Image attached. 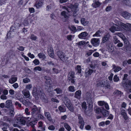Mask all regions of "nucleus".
Wrapping results in <instances>:
<instances>
[{
  "instance_id": "nucleus-1",
  "label": "nucleus",
  "mask_w": 131,
  "mask_h": 131,
  "mask_svg": "<svg viewBox=\"0 0 131 131\" xmlns=\"http://www.w3.org/2000/svg\"><path fill=\"white\" fill-rule=\"evenodd\" d=\"M111 26L109 30L112 32L115 31H122L124 29L128 30L131 29V24L128 23L125 24L120 21L118 22L117 25L114 23L111 24Z\"/></svg>"
},
{
  "instance_id": "nucleus-2",
  "label": "nucleus",
  "mask_w": 131,
  "mask_h": 131,
  "mask_svg": "<svg viewBox=\"0 0 131 131\" xmlns=\"http://www.w3.org/2000/svg\"><path fill=\"white\" fill-rule=\"evenodd\" d=\"M32 94L36 99H37V96H39L44 101L46 102L45 101V94L41 91V88L39 87L36 88L35 87H34L33 89Z\"/></svg>"
},
{
  "instance_id": "nucleus-3",
  "label": "nucleus",
  "mask_w": 131,
  "mask_h": 131,
  "mask_svg": "<svg viewBox=\"0 0 131 131\" xmlns=\"http://www.w3.org/2000/svg\"><path fill=\"white\" fill-rule=\"evenodd\" d=\"M63 100V102L69 110L72 112L74 111V107L72 106L70 100L67 98L65 97Z\"/></svg>"
},
{
  "instance_id": "nucleus-4",
  "label": "nucleus",
  "mask_w": 131,
  "mask_h": 131,
  "mask_svg": "<svg viewBox=\"0 0 131 131\" xmlns=\"http://www.w3.org/2000/svg\"><path fill=\"white\" fill-rule=\"evenodd\" d=\"M94 110L96 113L97 114H99L101 112L104 116H105L106 115V110L102 107L101 109L99 107L95 106L94 107Z\"/></svg>"
},
{
  "instance_id": "nucleus-5",
  "label": "nucleus",
  "mask_w": 131,
  "mask_h": 131,
  "mask_svg": "<svg viewBox=\"0 0 131 131\" xmlns=\"http://www.w3.org/2000/svg\"><path fill=\"white\" fill-rule=\"evenodd\" d=\"M57 55L60 60L63 62L66 61L68 58L64 53L61 51H59L57 52Z\"/></svg>"
},
{
  "instance_id": "nucleus-6",
  "label": "nucleus",
  "mask_w": 131,
  "mask_h": 131,
  "mask_svg": "<svg viewBox=\"0 0 131 131\" xmlns=\"http://www.w3.org/2000/svg\"><path fill=\"white\" fill-rule=\"evenodd\" d=\"M91 41L92 44L94 46L96 47L99 45L100 40L98 38H93Z\"/></svg>"
},
{
  "instance_id": "nucleus-7",
  "label": "nucleus",
  "mask_w": 131,
  "mask_h": 131,
  "mask_svg": "<svg viewBox=\"0 0 131 131\" xmlns=\"http://www.w3.org/2000/svg\"><path fill=\"white\" fill-rule=\"evenodd\" d=\"M119 114L121 115V117L123 118L125 120H126L128 119V117L125 110L121 109Z\"/></svg>"
},
{
  "instance_id": "nucleus-8",
  "label": "nucleus",
  "mask_w": 131,
  "mask_h": 131,
  "mask_svg": "<svg viewBox=\"0 0 131 131\" xmlns=\"http://www.w3.org/2000/svg\"><path fill=\"white\" fill-rule=\"evenodd\" d=\"M16 119L18 121L17 123L19 124L24 125L25 124V121L22 116L20 115H18L16 117Z\"/></svg>"
},
{
  "instance_id": "nucleus-9",
  "label": "nucleus",
  "mask_w": 131,
  "mask_h": 131,
  "mask_svg": "<svg viewBox=\"0 0 131 131\" xmlns=\"http://www.w3.org/2000/svg\"><path fill=\"white\" fill-rule=\"evenodd\" d=\"M88 34L86 31L80 33L78 35L79 38L82 39H86L87 37Z\"/></svg>"
},
{
  "instance_id": "nucleus-10",
  "label": "nucleus",
  "mask_w": 131,
  "mask_h": 131,
  "mask_svg": "<svg viewBox=\"0 0 131 131\" xmlns=\"http://www.w3.org/2000/svg\"><path fill=\"white\" fill-rule=\"evenodd\" d=\"M68 80L71 81L72 83H73L75 82L74 73L73 72H69L68 76Z\"/></svg>"
},
{
  "instance_id": "nucleus-11",
  "label": "nucleus",
  "mask_w": 131,
  "mask_h": 131,
  "mask_svg": "<svg viewBox=\"0 0 131 131\" xmlns=\"http://www.w3.org/2000/svg\"><path fill=\"white\" fill-rule=\"evenodd\" d=\"M128 75L127 74H125L124 75V78L122 82V84L123 86L125 87H127V82L128 81L127 79Z\"/></svg>"
},
{
  "instance_id": "nucleus-12",
  "label": "nucleus",
  "mask_w": 131,
  "mask_h": 131,
  "mask_svg": "<svg viewBox=\"0 0 131 131\" xmlns=\"http://www.w3.org/2000/svg\"><path fill=\"white\" fill-rule=\"evenodd\" d=\"M78 5V4L76 3L74 5H71L70 6V8L72 9L73 11H74V12L73 13V16H76L75 15V12H76L78 10L77 9Z\"/></svg>"
},
{
  "instance_id": "nucleus-13",
  "label": "nucleus",
  "mask_w": 131,
  "mask_h": 131,
  "mask_svg": "<svg viewBox=\"0 0 131 131\" xmlns=\"http://www.w3.org/2000/svg\"><path fill=\"white\" fill-rule=\"evenodd\" d=\"M47 51L49 56L52 58H54V57L53 51L52 48L51 46H49L48 47Z\"/></svg>"
},
{
  "instance_id": "nucleus-14",
  "label": "nucleus",
  "mask_w": 131,
  "mask_h": 131,
  "mask_svg": "<svg viewBox=\"0 0 131 131\" xmlns=\"http://www.w3.org/2000/svg\"><path fill=\"white\" fill-rule=\"evenodd\" d=\"M123 16L126 19L131 20V15L126 12H123L122 13Z\"/></svg>"
},
{
  "instance_id": "nucleus-15",
  "label": "nucleus",
  "mask_w": 131,
  "mask_h": 131,
  "mask_svg": "<svg viewBox=\"0 0 131 131\" xmlns=\"http://www.w3.org/2000/svg\"><path fill=\"white\" fill-rule=\"evenodd\" d=\"M78 119L79 120V123L80 125V128L81 129H82L84 127V122L83 120V118L81 116H78Z\"/></svg>"
},
{
  "instance_id": "nucleus-16",
  "label": "nucleus",
  "mask_w": 131,
  "mask_h": 131,
  "mask_svg": "<svg viewBox=\"0 0 131 131\" xmlns=\"http://www.w3.org/2000/svg\"><path fill=\"white\" fill-rule=\"evenodd\" d=\"M81 91L80 90H79L75 92L74 97L75 98L79 99L81 98Z\"/></svg>"
},
{
  "instance_id": "nucleus-17",
  "label": "nucleus",
  "mask_w": 131,
  "mask_h": 131,
  "mask_svg": "<svg viewBox=\"0 0 131 131\" xmlns=\"http://www.w3.org/2000/svg\"><path fill=\"white\" fill-rule=\"evenodd\" d=\"M17 77L14 75H12L11 78L9 80V82L10 84H13L17 81Z\"/></svg>"
},
{
  "instance_id": "nucleus-18",
  "label": "nucleus",
  "mask_w": 131,
  "mask_h": 131,
  "mask_svg": "<svg viewBox=\"0 0 131 131\" xmlns=\"http://www.w3.org/2000/svg\"><path fill=\"white\" fill-rule=\"evenodd\" d=\"M43 1L42 0H39L35 4V6L37 8H39L41 7L43 5Z\"/></svg>"
},
{
  "instance_id": "nucleus-19",
  "label": "nucleus",
  "mask_w": 131,
  "mask_h": 131,
  "mask_svg": "<svg viewBox=\"0 0 131 131\" xmlns=\"http://www.w3.org/2000/svg\"><path fill=\"white\" fill-rule=\"evenodd\" d=\"M93 72V70L91 69H89V70H86L85 72V77H87L90 75Z\"/></svg>"
},
{
  "instance_id": "nucleus-20",
  "label": "nucleus",
  "mask_w": 131,
  "mask_h": 131,
  "mask_svg": "<svg viewBox=\"0 0 131 131\" xmlns=\"http://www.w3.org/2000/svg\"><path fill=\"white\" fill-rule=\"evenodd\" d=\"M61 15L64 17L63 20L64 21H66L68 18V16L67 15L66 12L65 11L62 12L61 13Z\"/></svg>"
},
{
  "instance_id": "nucleus-21",
  "label": "nucleus",
  "mask_w": 131,
  "mask_h": 131,
  "mask_svg": "<svg viewBox=\"0 0 131 131\" xmlns=\"http://www.w3.org/2000/svg\"><path fill=\"white\" fill-rule=\"evenodd\" d=\"M38 112V111L37 108L35 105H34L33 108L32 109L31 113L32 114H37Z\"/></svg>"
},
{
  "instance_id": "nucleus-22",
  "label": "nucleus",
  "mask_w": 131,
  "mask_h": 131,
  "mask_svg": "<svg viewBox=\"0 0 131 131\" xmlns=\"http://www.w3.org/2000/svg\"><path fill=\"white\" fill-rule=\"evenodd\" d=\"M81 23L84 26L86 25L89 23V21L84 18H82L81 20Z\"/></svg>"
},
{
  "instance_id": "nucleus-23",
  "label": "nucleus",
  "mask_w": 131,
  "mask_h": 131,
  "mask_svg": "<svg viewBox=\"0 0 131 131\" xmlns=\"http://www.w3.org/2000/svg\"><path fill=\"white\" fill-rule=\"evenodd\" d=\"M24 96L26 98H29L30 99V94L29 91H28L26 92H22Z\"/></svg>"
},
{
  "instance_id": "nucleus-24",
  "label": "nucleus",
  "mask_w": 131,
  "mask_h": 131,
  "mask_svg": "<svg viewBox=\"0 0 131 131\" xmlns=\"http://www.w3.org/2000/svg\"><path fill=\"white\" fill-rule=\"evenodd\" d=\"M98 105L100 106H103L104 105L105 109H106V104L104 101H100L98 102Z\"/></svg>"
},
{
  "instance_id": "nucleus-25",
  "label": "nucleus",
  "mask_w": 131,
  "mask_h": 131,
  "mask_svg": "<svg viewBox=\"0 0 131 131\" xmlns=\"http://www.w3.org/2000/svg\"><path fill=\"white\" fill-rule=\"evenodd\" d=\"M16 97L17 99L20 101H22L23 103L25 105L26 104V103H25L26 101H25L24 102V101H23L22 97L23 96L22 95L19 94V96H16Z\"/></svg>"
},
{
  "instance_id": "nucleus-26",
  "label": "nucleus",
  "mask_w": 131,
  "mask_h": 131,
  "mask_svg": "<svg viewBox=\"0 0 131 131\" xmlns=\"http://www.w3.org/2000/svg\"><path fill=\"white\" fill-rule=\"evenodd\" d=\"M45 115L49 121H52V119L50 117V114L48 112H45Z\"/></svg>"
},
{
  "instance_id": "nucleus-27",
  "label": "nucleus",
  "mask_w": 131,
  "mask_h": 131,
  "mask_svg": "<svg viewBox=\"0 0 131 131\" xmlns=\"http://www.w3.org/2000/svg\"><path fill=\"white\" fill-rule=\"evenodd\" d=\"M38 56L40 59L42 60H44L46 58V56L44 54L41 53H39Z\"/></svg>"
},
{
  "instance_id": "nucleus-28",
  "label": "nucleus",
  "mask_w": 131,
  "mask_h": 131,
  "mask_svg": "<svg viewBox=\"0 0 131 131\" xmlns=\"http://www.w3.org/2000/svg\"><path fill=\"white\" fill-rule=\"evenodd\" d=\"M106 83L104 81H102L99 82L97 84V86H104Z\"/></svg>"
},
{
  "instance_id": "nucleus-29",
  "label": "nucleus",
  "mask_w": 131,
  "mask_h": 131,
  "mask_svg": "<svg viewBox=\"0 0 131 131\" xmlns=\"http://www.w3.org/2000/svg\"><path fill=\"white\" fill-rule=\"evenodd\" d=\"M68 90L69 92H73L75 90V87L72 86H69L68 87Z\"/></svg>"
},
{
  "instance_id": "nucleus-30",
  "label": "nucleus",
  "mask_w": 131,
  "mask_h": 131,
  "mask_svg": "<svg viewBox=\"0 0 131 131\" xmlns=\"http://www.w3.org/2000/svg\"><path fill=\"white\" fill-rule=\"evenodd\" d=\"M68 28L70 30L72 31L75 32L77 30L76 27L73 25L70 26Z\"/></svg>"
},
{
  "instance_id": "nucleus-31",
  "label": "nucleus",
  "mask_w": 131,
  "mask_h": 131,
  "mask_svg": "<svg viewBox=\"0 0 131 131\" xmlns=\"http://www.w3.org/2000/svg\"><path fill=\"white\" fill-rule=\"evenodd\" d=\"M101 5V4L98 1H96L92 5L95 8L99 7Z\"/></svg>"
},
{
  "instance_id": "nucleus-32",
  "label": "nucleus",
  "mask_w": 131,
  "mask_h": 131,
  "mask_svg": "<svg viewBox=\"0 0 131 131\" xmlns=\"http://www.w3.org/2000/svg\"><path fill=\"white\" fill-rule=\"evenodd\" d=\"M122 40L124 41L125 44H127L129 43V41L125 37H120Z\"/></svg>"
},
{
  "instance_id": "nucleus-33",
  "label": "nucleus",
  "mask_w": 131,
  "mask_h": 131,
  "mask_svg": "<svg viewBox=\"0 0 131 131\" xmlns=\"http://www.w3.org/2000/svg\"><path fill=\"white\" fill-rule=\"evenodd\" d=\"M64 126L65 128L68 131H70L71 130V128L70 126L67 123L64 124Z\"/></svg>"
},
{
  "instance_id": "nucleus-34",
  "label": "nucleus",
  "mask_w": 131,
  "mask_h": 131,
  "mask_svg": "<svg viewBox=\"0 0 131 131\" xmlns=\"http://www.w3.org/2000/svg\"><path fill=\"white\" fill-rule=\"evenodd\" d=\"M58 108L59 111L61 112H64L66 111L65 108L61 106H60Z\"/></svg>"
},
{
  "instance_id": "nucleus-35",
  "label": "nucleus",
  "mask_w": 131,
  "mask_h": 131,
  "mask_svg": "<svg viewBox=\"0 0 131 131\" xmlns=\"http://www.w3.org/2000/svg\"><path fill=\"white\" fill-rule=\"evenodd\" d=\"M113 68L115 72H118L122 69L121 68L118 66H114L113 67Z\"/></svg>"
},
{
  "instance_id": "nucleus-36",
  "label": "nucleus",
  "mask_w": 131,
  "mask_h": 131,
  "mask_svg": "<svg viewBox=\"0 0 131 131\" xmlns=\"http://www.w3.org/2000/svg\"><path fill=\"white\" fill-rule=\"evenodd\" d=\"M101 33V31L100 30L97 31L93 35V37H99L101 36L100 34Z\"/></svg>"
},
{
  "instance_id": "nucleus-37",
  "label": "nucleus",
  "mask_w": 131,
  "mask_h": 131,
  "mask_svg": "<svg viewBox=\"0 0 131 131\" xmlns=\"http://www.w3.org/2000/svg\"><path fill=\"white\" fill-rule=\"evenodd\" d=\"M6 107L8 108L11 105L12 103L11 101L10 100H8L6 101Z\"/></svg>"
},
{
  "instance_id": "nucleus-38",
  "label": "nucleus",
  "mask_w": 131,
  "mask_h": 131,
  "mask_svg": "<svg viewBox=\"0 0 131 131\" xmlns=\"http://www.w3.org/2000/svg\"><path fill=\"white\" fill-rule=\"evenodd\" d=\"M87 100L88 104H89L90 106H91V105L92 106L93 100L92 98L90 97V99H87Z\"/></svg>"
},
{
  "instance_id": "nucleus-39",
  "label": "nucleus",
  "mask_w": 131,
  "mask_h": 131,
  "mask_svg": "<svg viewBox=\"0 0 131 131\" xmlns=\"http://www.w3.org/2000/svg\"><path fill=\"white\" fill-rule=\"evenodd\" d=\"M113 39L114 42L115 44H116L119 42H120L119 40L117 38L116 36H114L113 37Z\"/></svg>"
},
{
  "instance_id": "nucleus-40",
  "label": "nucleus",
  "mask_w": 131,
  "mask_h": 131,
  "mask_svg": "<svg viewBox=\"0 0 131 131\" xmlns=\"http://www.w3.org/2000/svg\"><path fill=\"white\" fill-rule=\"evenodd\" d=\"M34 71H41L42 70V69L40 67L37 66L34 68Z\"/></svg>"
},
{
  "instance_id": "nucleus-41",
  "label": "nucleus",
  "mask_w": 131,
  "mask_h": 131,
  "mask_svg": "<svg viewBox=\"0 0 131 131\" xmlns=\"http://www.w3.org/2000/svg\"><path fill=\"white\" fill-rule=\"evenodd\" d=\"M119 79L117 75H115L113 78V80L115 82H117L119 80Z\"/></svg>"
},
{
  "instance_id": "nucleus-42",
  "label": "nucleus",
  "mask_w": 131,
  "mask_h": 131,
  "mask_svg": "<svg viewBox=\"0 0 131 131\" xmlns=\"http://www.w3.org/2000/svg\"><path fill=\"white\" fill-rule=\"evenodd\" d=\"M35 124V121H32V122H31L30 123V125L31 126V127L33 128L32 130V131H36V129L34 128V125Z\"/></svg>"
},
{
  "instance_id": "nucleus-43",
  "label": "nucleus",
  "mask_w": 131,
  "mask_h": 131,
  "mask_svg": "<svg viewBox=\"0 0 131 131\" xmlns=\"http://www.w3.org/2000/svg\"><path fill=\"white\" fill-rule=\"evenodd\" d=\"M107 114H108V115L107 116H108L107 119H112L113 118V115L111 114H110L108 111H107Z\"/></svg>"
},
{
  "instance_id": "nucleus-44",
  "label": "nucleus",
  "mask_w": 131,
  "mask_h": 131,
  "mask_svg": "<svg viewBox=\"0 0 131 131\" xmlns=\"http://www.w3.org/2000/svg\"><path fill=\"white\" fill-rule=\"evenodd\" d=\"M32 87V84H28L26 86V89L27 90H31Z\"/></svg>"
},
{
  "instance_id": "nucleus-45",
  "label": "nucleus",
  "mask_w": 131,
  "mask_h": 131,
  "mask_svg": "<svg viewBox=\"0 0 131 131\" xmlns=\"http://www.w3.org/2000/svg\"><path fill=\"white\" fill-rule=\"evenodd\" d=\"M114 94H122V93L120 91L118 90H116L113 93Z\"/></svg>"
},
{
  "instance_id": "nucleus-46",
  "label": "nucleus",
  "mask_w": 131,
  "mask_h": 131,
  "mask_svg": "<svg viewBox=\"0 0 131 131\" xmlns=\"http://www.w3.org/2000/svg\"><path fill=\"white\" fill-rule=\"evenodd\" d=\"M23 81V82L25 83H28L30 81V79L27 78L24 79Z\"/></svg>"
},
{
  "instance_id": "nucleus-47",
  "label": "nucleus",
  "mask_w": 131,
  "mask_h": 131,
  "mask_svg": "<svg viewBox=\"0 0 131 131\" xmlns=\"http://www.w3.org/2000/svg\"><path fill=\"white\" fill-rule=\"evenodd\" d=\"M85 41H82L77 43V44L81 46L84 45L85 44Z\"/></svg>"
},
{
  "instance_id": "nucleus-48",
  "label": "nucleus",
  "mask_w": 131,
  "mask_h": 131,
  "mask_svg": "<svg viewBox=\"0 0 131 131\" xmlns=\"http://www.w3.org/2000/svg\"><path fill=\"white\" fill-rule=\"evenodd\" d=\"M27 55L31 59L34 58L35 57V56L33 54H31L30 52H29Z\"/></svg>"
},
{
  "instance_id": "nucleus-49",
  "label": "nucleus",
  "mask_w": 131,
  "mask_h": 131,
  "mask_svg": "<svg viewBox=\"0 0 131 131\" xmlns=\"http://www.w3.org/2000/svg\"><path fill=\"white\" fill-rule=\"evenodd\" d=\"M54 90L57 94H60L62 92L61 90L58 88Z\"/></svg>"
},
{
  "instance_id": "nucleus-50",
  "label": "nucleus",
  "mask_w": 131,
  "mask_h": 131,
  "mask_svg": "<svg viewBox=\"0 0 131 131\" xmlns=\"http://www.w3.org/2000/svg\"><path fill=\"white\" fill-rule=\"evenodd\" d=\"M82 107L83 108L85 109L86 108V104L85 102H84L82 104Z\"/></svg>"
},
{
  "instance_id": "nucleus-51",
  "label": "nucleus",
  "mask_w": 131,
  "mask_h": 131,
  "mask_svg": "<svg viewBox=\"0 0 131 131\" xmlns=\"http://www.w3.org/2000/svg\"><path fill=\"white\" fill-rule=\"evenodd\" d=\"M30 38L32 40H35L37 39L36 36L33 34H31L30 36Z\"/></svg>"
},
{
  "instance_id": "nucleus-52",
  "label": "nucleus",
  "mask_w": 131,
  "mask_h": 131,
  "mask_svg": "<svg viewBox=\"0 0 131 131\" xmlns=\"http://www.w3.org/2000/svg\"><path fill=\"white\" fill-rule=\"evenodd\" d=\"M33 62L36 65H38L39 64V61L37 59H35L33 61Z\"/></svg>"
},
{
  "instance_id": "nucleus-53",
  "label": "nucleus",
  "mask_w": 131,
  "mask_h": 131,
  "mask_svg": "<svg viewBox=\"0 0 131 131\" xmlns=\"http://www.w3.org/2000/svg\"><path fill=\"white\" fill-rule=\"evenodd\" d=\"M0 98L1 99L3 100H6L7 99V98L6 96L4 94L2 95L0 97Z\"/></svg>"
},
{
  "instance_id": "nucleus-54",
  "label": "nucleus",
  "mask_w": 131,
  "mask_h": 131,
  "mask_svg": "<svg viewBox=\"0 0 131 131\" xmlns=\"http://www.w3.org/2000/svg\"><path fill=\"white\" fill-rule=\"evenodd\" d=\"M126 51L128 52L131 51V45H129L126 48Z\"/></svg>"
},
{
  "instance_id": "nucleus-55",
  "label": "nucleus",
  "mask_w": 131,
  "mask_h": 131,
  "mask_svg": "<svg viewBox=\"0 0 131 131\" xmlns=\"http://www.w3.org/2000/svg\"><path fill=\"white\" fill-rule=\"evenodd\" d=\"M53 73L54 74H57L59 73L58 70L55 69V68H53Z\"/></svg>"
},
{
  "instance_id": "nucleus-56",
  "label": "nucleus",
  "mask_w": 131,
  "mask_h": 131,
  "mask_svg": "<svg viewBox=\"0 0 131 131\" xmlns=\"http://www.w3.org/2000/svg\"><path fill=\"white\" fill-rule=\"evenodd\" d=\"M55 128L54 126L53 125H50L48 127L49 129L52 130H54L55 129Z\"/></svg>"
},
{
  "instance_id": "nucleus-57",
  "label": "nucleus",
  "mask_w": 131,
  "mask_h": 131,
  "mask_svg": "<svg viewBox=\"0 0 131 131\" xmlns=\"http://www.w3.org/2000/svg\"><path fill=\"white\" fill-rule=\"evenodd\" d=\"M77 69L79 73H81V67L80 66H77Z\"/></svg>"
},
{
  "instance_id": "nucleus-58",
  "label": "nucleus",
  "mask_w": 131,
  "mask_h": 131,
  "mask_svg": "<svg viewBox=\"0 0 131 131\" xmlns=\"http://www.w3.org/2000/svg\"><path fill=\"white\" fill-rule=\"evenodd\" d=\"M93 52V51L92 50H90L87 52L86 54L89 56L91 55Z\"/></svg>"
},
{
  "instance_id": "nucleus-59",
  "label": "nucleus",
  "mask_w": 131,
  "mask_h": 131,
  "mask_svg": "<svg viewBox=\"0 0 131 131\" xmlns=\"http://www.w3.org/2000/svg\"><path fill=\"white\" fill-rule=\"evenodd\" d=\"M84 29V28L82 26H78L77 30L78 31H80L83 30Z\"/></svg>"
},
{
  "instance_id": "nucleus-60",
  "label": "nucleus",
  "mask_w": 131,
  "mask_h": 131,
  "mask_svg": "<svg viewBox=\"0 0 131 131\" xmlns=\"http://www.w3.org/2000/svg\"><path fill=\"white\" fill-rule=\"evenodd\" d=\"M99 53L97 52H96L94 53L93 56L95 57H98L99 56Z\"/></svg>"
},
{
  "instance_id": "nucleus-61",
  "label": "nucleus",
  "mask_w": 131,
  "mask_h": 131,
  "mask_svg": "<svg viewBox=\"0 0 131 131\" xmlns=\"http://www.w3.org/2000/svg\"><path fill=\"white\" fill-rule=\"evenodd\" d=\"M115 35L118 36L119 37H124L123 35L120 32L116 33L115 34Z\"/></svg>"
},
{
  "instance_id": "nucleus-62",
  "label": "nucleus",
  "mask_w": 131,
  "mask_h": 131,
  "mask_svg": "<svg viewBox=\"0 0 131 131\" xmlns=\"http://www.w3.org/2000/svg\"><path fill=\"white\" fill-rule=\"evenodd\" d=\"M14 112L13 111V108H12L10 111V115L11 116H12L14 115Z\"/></svg>"
},
{
  "instance_id": "nucleus-63",
  "label": "nucleus",
  "mask_w": 131,
  "mask_h": 131,
  "mask_svg": "<svg viewBox=\"0 0 131 131\" xmlns=\"http://www.w3.org/2000/svg\"><path fill=\"white\" fill-rule=\"evenodd\" d=\"M12 86L15 89H16L18 87V85L17 83H15Z\"/></svg>"
},
{
  "instance_id": "nucleus-64",
  "label": "nucleus",
  "mask_w": 131,
  "mask_h": 131,
  "mask_svg": "<svg viewBox=\"0 0 131 131\" xmlns=\"http://www.w3.org/2000/svg\"><path fill=\"white\" fill-rule=\"evenodd\" d=\"M85 128L86 130H89L90 129L91 127L89 125H87L85 126Z\"/></svg>"
}]
</instances>
